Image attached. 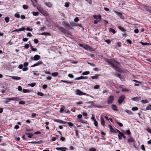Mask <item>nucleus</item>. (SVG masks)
<instances>
[{"instance_id":"nucleus-1","label":"nucleus","mask_w":151,"mask_h":151,"mask_svg":"<svg viewBox=\"0 0 151 151\" xmlns=\"http://www.w3.org/2000/svg\"><path fill=\"white\" fill-rule=\"evenodd\" d=\"M108 63L116 71L120 73L122 72L119 63L118 62L114 60H111Z\"/></svg>"},{"instance_id":"nucleus-2","label":"nucleus","mask_w":151,"mask_h":151,"mask_svg":"<svg viewBox=\"0 0 151 151\" xmlns=\"http://www.w3.org/2000/svg\"><path fill=\"white\" fill-rule=\"evenodd\" d=\"M37 8L39 12L45 16L47 17L48 16V13L46 10L38 7H37Z\"/></svg>"},{"instance_id":"nucleus-3","label":"nucleus","mask_w":151,"mask_h":151,"mask_svg":"<svg viewBox=\"0 0 151 151\" xmlns=\"http://www.w3.org/2000/svg\"><path fill=\"white\" fill-rule=\"evenodd\" d=\"M125 99V96L124 95H122L119 96L118 100V103L120 105L121 104L122 102Z\"/></svg>"},{"instance_id":"nucleus-4","label":"nucleus","mask_w":151,"mask_h":151,"mask_svg":"<svg viewBox=\"0 0 151 151\" xmlns=\"http://www.w3.org/2000/svg\"><path fill=\"white\" fill-rule=\"evenodd\" d=\"M114 97L113 96H110L108 98L107 100V103L109 104H111L114 101Z\"/></svg>"},{"instance_id":"nucleus-5","label":"nucleus","mask_w":151,"mask_h":151,"mask_svg":"<svg viewBox=\"0 0 151 151\" xmlns=\"http://www.w3.org/2000/svg\"><path fill=\"white\" fill-rule=\"evenodd\" d=\"M76 94L80 96L82 95H86V93H83L80 91L79 89H77L76 90Z\"/></svg>"},{"instance_id":"nucleus-6","label":"nucleus","mask_w":151,"mask_h":151,"mask_svg":"<svg viewBox=\"0 0 151 151\" xmlns=\"http://www.w3.org/2000/svg\"><path fill=\"white\" fill-rule=\"evenodd\" d=\"M40 56L38 55H35L34 57H31V58L32 60H37L40 59Z\"/></svg>"},{"instance_id":"nucleus-7","label":"nucleus","mask_w":151,"mask_h":151,"mask_svg":"<svg viewBox=\"0 0 151 151\" xmlns=\"http://www.w3.org/2000/svg\"><path fill=\"white\" fill-rule=\"evenodd\" d=\"M134 140L133 138L130 136H129L128 139V142L130 144V143H134Z\"/></svg>"},{"instance_id":"nucleus-8","label":"nucleus","mask_w":151,"mask_h":151,"mask_svg":"<svg viewBox=\"0 0 151 151\" xmlns=\"http://www.w3.org/2000/svg\"><path fill=\"white\" fill-rule=\"evenodd\" d=\"M54 121L55 122H59L62 124H65L67 123V122L59 119H54Z\"/></svg>"},{"instance_id":"nucleus-9","label":"nucleus","mask_w":151,"mask_h":151,"mask_svg":"<svg viewBox=\"0 0 151 151\" xmlns=\"http://www.w3.org/2000/svg\"><path fill=\"white\" fill-rule=\"evenodd\" d=\"M144 8L146 10L151 14V7L146 6H144Z\"/></svg>"},{"instance_id":"nucleus-10","label":"nucleus","mask_w":151,"mask_h":151,"mask_svg":"<svg viewBox=\"0 0 151 151\" xmlns=\"http://www.w3.org/2000/svg\"><path fill=\"white\" fill-rule=\"evenodd\" d=\"M109 127L110 128L111 132L112 133H117L116 132L114 129V128L111 125H109Z\"/></svg>"},{"instance_id":"nucleus-11","label":"nucleus","mask_w":151,"mask_h":151,"mask_svg":"<svg viewBox=\"0 0 151 151\" xmlns=\"http://www.w3.org/2000/svg\"><path fill=\"white\" fill-rule=\"evenodd\" d=\"M93 17L96 19H100V20H101V15H94L93 16Z\"/></svg>"},{"instance_id":"nucleus-12","label":"nucleus","mask_w":151,"mask_h":151,"mask_svg":"<svg viewBox=\"0 0 151 151\" xmlns=\"http://www.w3.org/2000/svg\"><path fill=\"white\" fill-rule=\"evenodd\" d=\"M111 108L112 109L114 110L115 111H118V109L116 105L112 104L111 105Z\"/></svg>"},{"instance_id":"nucleus-13","label":"nucleus","mask_w":151,"mask_h":151,"mask_svg":"<svg viewBox=\"0 0 151 151\" xmlns=\"http://www.w3.org/2000/svg\"><path fill=\"white\" fill-rule=\"evenodd\" d=\"M115 12L116 13L117 15L119 16L121 18H122L123 17V15L121 13L117 12L116 11H115Z\"/></svg>"},{"instance_id":"nucleus-14","label":"nucleus","mask_w":151,"mask_h":151,"mask_svg":"<svg viewBox=\"0 0 151 151\" xmlns=\"http://www.w3.org/2000/svg\"><path fill=\"white\" fill-rule=\"evenodd\" d=\"M131 99L134 101H138L140 100V99L139 98L137 97H136L133 98H132Z\"/></svg>"},{"instance_id":"nucleus-15","label":"nucleus","mask_w":151,"mask_h":151,"mask_svg":"<svg viewBox=\"0 0 151 151\" xmlns=\"http://www.w3.org/2000/svg\"><path fill=\"white\" fill-rule=\"evenodd\" d=\"M101 125L103 126H104L105 124V122L104 119L102 117H101Z\"/></svg>"},{"instance_id":"nucleus-16","label":"nucleus","mask_w":151,"mask_h":151,"mask_svg":"<svg viewBox=\"0 0 151 151\" xmlns=\"http://www.w3.org/2000/svg\"><path fill=\"white\" fill-rule=\"evenodd\" d=\"M31 1L32 3V4L33 5L34 7H35L36 6V5L35 4V3H37V0H31Z\"/></svg>"},{"instance_id":"nucleus-17","label":"nucleus","mask_w":151,"mask_h":151,"mask_svg":"<svg viewBox=\"0 0 151 151\" xmlns=\"http://www.w3.org/2000/svg\"><path fill=\"white\" fill-rule=\"evenodd\" d=\"M45 4L47 6L51 8L52 6V4L50 2H46L45 3Z\"/></svg>"},{"instance_id":"nucleus-18","label":"nucleus","mask_w":151,"mask_h":151,"mask_svg":"<svg viewBox=\"0 0 151 151\" xmlns=\"http://www.w3.org/2000/svg\"><path fill=\"white\" fill-rule=\"evenodd\" d=\"M12 78L13 79L16 80H19L21 79V78L18 76H12Z\"/></svg>"},{"instance_id":"nucleus-19","label":"nucleus","mask_w":151,"mask_h":151,"mask_svg":"<svg viewBox=\"0 0 151 151\" xmlns=\"http://www.w3.org/2000/svg\"><path fill=\"white\" fill-rule=\"evenodd\" d=\"M40 35H50V34L48 32H45L41 33Z\"/></svg>"},{"instance_id":"nucleus-20","label":"nucleus","mask_w":151,"mask_h":151,"mask_svg":"<svg viewBox=\"0 0 151 151\" xmlns=\"http://www.w3.org/2000/svg\"><path fill=\"white\" fill-rule=\"evenodd\" d=\"M118 28L122 32H125L126 31V30L124 28L120 26H119L118 27Z\"/></svg>"},{"instance_id":"nucleus-21","label":"nucleus","mask_w":151,"mask_h":151,"mask_svg":"<svg viewBox=\"0 0 151 151\" xmlns=\"http://www.w3.org/2000/svg\"><path fill=\"white\" fill-rule=\"evenodd\" d=\"M109 31L110 32H112L114 34H115L116 33V31L115 30L111 28H110L109 29Z\"/></svg>"},{"instance_id":"nucleus-22","label":"nucleus","mask_w":151,"mask_h":151,"mask_svg":"<svg viewBox=\"0 0 151 151\" xmlns=\"http://www.w3.org/2000/svg\"><path fill=\"white\" fill-rule=\"evenodd\" d=\"M122 132L124 134H127L128 135H129L131 134L130 131L129 129L127 130L126 132L124 131H122Z\"/></svg>"},{"instance_id":"nucleus-23","label":"nucleus","mask_w":151,"mask_h":151,"mask_svg":"<svg viewBox=\"0 0 151 151\" xmlns=\"http://www.w3.org/2000/svg\"><path fill=\"white\" fill-rule=\"evenodd\" d=\"M99 76V74H96L95 76H92L91 77V78L93 79H97L98 78Z\"/></svg>"},{"instance_id":"nucleus-24","label":"nucleus","mask_w":151,"mask_h":151,"mask_svg":"<svg viewBox=\"0 0 151 151\" xmlns=\"http://www.w3.org/2000/svg\"><path fill=\"white\" fill-rule=\"evenodd\" d=\"M58 29L62 32L64 33L65 29L62 27H59Z\"/></svg>"},{"instance_id":"nucleus-25","label":"nucleus","mask_w":151,"mask_h":151,"mask_svg":"<svg viewBox=\"0 0 151 151\" xmlns=\"http://www.w3.org/2000/svg\"><path fill=\"white\" fill-rule=\"evenodd\" d=\"M32 73L34 76H38L39 75V73H37V71H32Z\"/></svg>"},{"instance_id":"nucleus-26","label":"nucleus","mask_w":151,"mask_h":151,"mask_svg":"<svg viewBox=\"0 0 151 151\" xmlns=\"http://www.w3.org/2000/svg\"><path fill=\"white\" fill-rule=\"evenodd\" d=\"M66 28L68 30H73V27H71L70 26V25L69 24H68V25L67 26V27H66Z\"/></svg>"},{"instance_id":"nucleus-27","label":"nucleus","mask_w":151,"mask_h":151,"mask_svg":"<svg viewBox=\"0 0 151 151\" xmlns=\"http://www.w3.org/2000/svg\"><path fill=\"white\" fill-rule=\"evenodd\" d=\"M61 82H62L64 83H69V84L72 83H73V82H71V81H67L63 80H61Z\"/></svg>"},{"instance_id":"nucleus-28","label":"nucleus","mask_w":151,"mask_h":151,"mask_svg":"<svg viewBox=\"0 0 151 151\" xmlns=\"http://www.w3.org/2000/svg\"><path fill=\"white\" fill-rule=\"evenodd\" d=\"M64 33L65 34L69 35H71V32L70 31H68L67 30H66V29L65 30V31H64Z\"/></svg>"},{"instance_id":"nucleus-29","label":"nucleus","mask_w":151,"mask_h":151,"mask_svg":"<svg viewBox=\"0 0 151 151\" xmlns=\"http://www.w3.org/2000/svg\"><path fill=\"white\" fill-rule=\"evenodd\" d=\"M68 23H67L63 21L62 22V24L66 28L67 27V26L68 25Z\"/></svg>"},{"instance_id":"nucleus-30","label":"nucleus","mask_w":151,"mask_h":151,"mask_svg":"<svg viewBox=\"0 0 151 151\" xmlns=\"http://www.w3.org/2000/svg\"><path fill=\"white\" fill-rule=\"evenodd\" d=\"M58 72H54L52 73L51 75L53 77H56L58 75Z\"/></svg>"},{"instance_id":"nucleus-31","label":"nucleus","mask_w":151,"mask_h":151,"mask_svg":"<svg viewBox=\"0 0 151 151\" xmlns=\"http://www.w3.org/2000/svg\"><path fill=\"white\" fill-rule=\"evenodd\" d=\"M123 135H124V134L122 132L120 134H119L118 136L119 139L120 140L121 139Z\"/></svg>"},{"instance_id":"nucleus-32","label":"nucleus","mask_w":151,"mask_h":151,"mask_svg":"<svg viewBox=\"0 0 151 151\" xmlns=\"http://www.w3.org/2000/svg\"><path fill=\"white\" fill-rule=\"evenodd\" d=\"M25 134L27 135H28V137L29 138H32V136H33V134L31 133L28 134L25 133Z\"/></svg>"},{"instance_id":"nucleus-33","label":"nucleus","mask_w":151,"mask_h":151,"mask_svg":"<svg viewBox=\"0 0 151 151\" xmlns=\"http://www.w3.org/2000/svg\"><path fill=\"white\" fill-rule=\"evenodd\" d=\"M114 75L118 77V78H119L120 79H121L122 78V76L119 73H116L114 74Z\"/></svg>"},{"instance_id":"nucleus-34","label":"nucleus","mask_w":151,"mask_h":151,"mask_svg":"<svg viewBox=\"0 0 151 151\" xmlns=\"http://www.w3.org/2000/svg\"><path fill=\"white\" fill-rule=\"evenodd\" d=\"M141 102H142L143 104H146L148 103V101L147 100H142L141 101Z\"/></svg>"},{"instance_id":"nucleus-35","label":"nucleus","mask_w":151,"mask_h":151,"mask_svg":"<svg viewBox=\"0 0 151 151\" xmlns=\"http://www.w3.org/2000/svg\"><path fill=\"white\" fill-rule=\"evenodd\" d=\"M70 24L71 26H78V24L75 23L74 22H72L70 23Z\"/></svg>"},{"instance_id":"nucleus-36","label":"nucleus","mask_w":151,"mask_h":151,"mask_svg":"<svg viewBox=\"0 0 151 151\" xmlns=\"http://www.w3.org/2000/svg\"><path fill=\"white\" fill-rule=\"evenodd\" d=\"M23 92L24 93H27L29 92V91L27 89H24L23 90Z\"/></svg>"},{"instance_id":"nucleus-37","label":"nucleus","mask_w":151,"mask_h":151,"mask_svg":"<svg viewBox=\"0 0 151 151\" xmlns=\"http://www.w3.org/2000/svg\"><path fill=\"white\" fill-rule=\"evenodd\" d=\"M30 143H31L32 144H40V141H38V142H36V141H32L30 142Z\"/></svg>"},{"instance_id":"nucleus-38","label":"nucleus","mask_w":151,"mask_h":151,"mask_svg":"<svg viewBox=\"0 0 151 151\" xmlns=\"http://www.w3.org/2000/svg\"><path fill=\"white\" fill-rule=\"evenodd\" d=\"M4 19L6 23H8L9 21V18L8 17H5Z\"/></svg>"},{"instance_id":"nucleus-39","label":"nucleus","mask_w":151,"mask_h":151,"mask_svg":"<svg viewBox=\"0 0 151 151\" xmlns=\"http://www.w3.org/2000/svg\"><path fill=\"white\" fill-rule=\"evenodd\" d=\"M147 110H151V105H149L146 108Z\"/></svg>"},{"instance_id":"nucleus-40","label":"nucleus","mask_w":151,"mask_h":151,"mask_svg":"<svg viewBox=\"0 0 151 151\" xmlns=\"http://www.w3.org/2000/svg\"><path fill=\"white\" fill-rule=\"evenodd\" d=\"M36 85V84L35 83H31L28 84V85L32 87Z\"/></svg>"},{"instance_id":"nucleus-41","label":"nucleus","mask_w":151,"mask_h":151,"mask_svg":"<svg viewBox=\"0 0 151 151\" xmlns=\"http://www.w3.org/2000/svg\"><path fill=\"white\" fill-rule=\"evenodd\" d=\"M15 17L19 18L20 17V15L19 14L16 13L14 15Z\"/></svg>"},{"instance_id":"nucleus-42","label":"nucleus","mask_w":151,"mask_h":151,"mask_svg":"<svg viewBox=\"0 0 151 151\" xmlns=\"http://www.w3.org/2000/svg\"><path fill=\"white\" fill-rule=\"evenodd\" d=\"M15 101H19L21 100V99L19 97H17L14 98Z\"/></svg>"},{"instance_id":"nucleus-43","label":"nucleus","mask_w":151,"mask_h":151,"mask_svg":"<svg viewBox=\"0 0 151 151\" xmlns=\"http://www.w3.org/2000/svg\"><path fill=\"white\" fill-rule=\"evenodd\" d=\"M29 47V45L28 44H26L24 46V47L25 48L27 49H28Z\"/></svg>"},{"instance_id":"nucleus-44","label":"nucleus","mask_w":151,"mask_h":151,"mask_svg":"<svg viewBox=\"0 0 151 151\" xmlns=\"http://www.w3.org/2000/svg\"><path fill=\"white\" fill-rule=\"evenodd\" d=\"M38 13L37 12H33V14L34 16H37L38 15Z\"/></svg>"},{"instance_id":"nucleus-45","label":"nucleus","mask_w":151,"mask_h":151,"mask_svg":"<svg viewBox=\"0 0 151 151\" xmlns=\"http://www.w3.org/2000/svg\"><path fill=\"white\" fill-rule=\"evenodd\" d=\"M23 8L24 9H27L28 8V6L25 5H23Z\"/></svg>"},{"instance_id":"nucleus-46","label":"nucleus","mask_w":151,"mask_h":151,"mask_svg":"<svg viewBox=\"0 0 151 151\" xmlns=\"http://www.w3.org/2000/svg\"><path fill=\"white\" fill-rule=\"evenodd\" d=\"M65 137H64L62 136H61L60 139V140L62 141H64L65 140Z\"/></svg>"},{"instance_id":"nucleus-47","label":"nucleus","mask_w":151,"mask_h":151,"mask_svg":"<svg viewBox=\"0 0 151 151\" xmlns=\"http://www.w3.org/2000/svg\"><path fill=\"white\" fill-rule=\"evenodd\" d=\"M68 76L70 78H74V76L72 74H68Z\"/></svg>"},{"instance_id":"nucleus-48","label":"nucleus","mask_w":151,"mask_h":151,"mask_svg":"<svg viewBox=\"0 0 151 151\" xmlns=\"http://www.w3.org/2000/svg\"><path fill=\"white\" fill-rule=\"evenodd\" d=\"M89 71H85V72H83L82 73V75H88L89 74Z\"/></svg>"},{"instance_id":"nucleus-49","label":"nucleus","mask_w":151,"mask_h":151,"mask_svg":"<svg viewBox=\"0 0 151 151\" xmlns=\"http://www.w3.org/2000/svg\"><path fill=\"white\" fill-rule=\"evenodd\" d=\"M94 125L95 126L97 127L98 126V122L96 120H94Z\"/></svg>"},{"instance_id":"nucleus-50","label":"nucleus","mask_w":151,"mask_h":151,"mask_svg":"<svg viewBox=\"0 0 151 151\" xmlns=\"http://www.w3.org/2000/svg\"><path fill=\"white\" fill-rule=\"evenodd\" d=\"M138 109V108L137 107H133L132 108V110L133 111L137 110Z\"/></svg>"},{"instance_id":"nucleus-51","label":"nucleus","mask_w":151,"mask_h":151,"mask_svg":"<svg viewBox=\"0 0 151 151\" xmlns=\"http://www.w3.org/2000/svg\"><path fill=\"white\" fill-rule=\"evenodd\" d=\"M56 149L59 150H63V147H57L56 148Z\"/></svg>"},{"instance_id":"nucleus-52","label":"nucleus","mask_w":151,"mask_h":151,"mask_svg":"<svg viewBox=\"0 0 151 151\" xmlns=\"http://www.w3.org/2000/svg\"><path fill=\"white\" fill-rule=\"evenodd\" d=\"M104 41L105 42H107L108 44H109L111 43V42L110 40H105Z\"/></svg>"},{"instance_id":"nucleus-53","label":"nucleus","mask_w":151,"mask_h":151,"mask_svg":"<svg viewBox=\"0 0 151 151\" xmlns=\"http://www.w3.org/2000/svg\"><path fill=\"white\" fill-rule=\"evenodd\" d=\"M126 41L128 43H129L130 44H132V42L130 40L127 39L126 40Z\"/></svg>"},{"instance_id":"nucleus-54","label":"nucleus","mask_w":151,"mask_h":151,"mask_svg":"<svg viewBox=\"0 0 151 151\" xmlns=\"http://www.w3.org/2000/svg\"><path fill=\"white\" fill-rule=\"evenodd\" d=\"M39 40L37 39H35L34 40V42L35 44H37L38 43Z\"/></svg>"},{"instance_id":"nucleus-55","label":"nucleus","mask_w":151,"mask_h":151,"mask_svg":"<svg viewBox=\"0 0 151 151\" xmlns=\"http://www.w3.org/2000/svg\"><path fill=\"white\" fill-rule=\"evenodd\" d=\"M99 87V85H96L94 87V88L95 89H98Z\"/></svg>"},{"instance_id":"nucleus-56","label":"nucleus","mask_w":151,"mask_h":151,"mask_svg":"<svg viewBox=\"0 0 151 151\" xmlns=\"http://www.w3.org/2000/svg\"><path fill=\"white\" fill-rule=\"evenodd\" d=\"M38 95L42 96H44V94L43 93H41V92H38L37 93Z\"/></svg>"},{"instance_id":"nucleus-57","label":"nucleus","mask_w":151,"mask_h":151,"mask_svg":"<svg viewBox=\"0 0 151 151\" xmlns=\"http://www.w3.org/2000/svg\"><path fill=\"white\" fill-rule=\"evenodd\" d=\"M68 124L69 126L70 127H72L73 126V124L70 122H68Z\"/></svg>"},{"instance_id":"nucleus-58","label":"nucleus","mask_w":151,"mask_h":151,"mask_svg":"<svg viewBox=\"0 0 151 151\" xmlns=\"http://www.w3.org/2000/svg\"><path fill=\"white\" fill-rule=\"evenodd\" d=\"M25 102L24 101H21L19 102V104H25Z\"/></svg>"},{"instance_id":"nucleus-59","label":"nucleus","mask_w":151,"mask_h":151,"mask_svg":"<svg viewBox=\"0 0 151 151\" xmlns=\"http://www.w3.org/2000/svg\"><path fill=\"white\" fill-rule=\"evenodd\" d=\"M28 64L29 63L28 62H25L24 63L23 65L24 67H26L28 65Z\"/></svg>"},{"instance_id":"nucleus-60","label":"nucleus","mask_w":151,"mask_h":151,"mask_svg":"<svg viewBox=\"0 0 151 151\" xmlns=\"http://www.w3.org/2000/svg\"><path fill=\"white\" fill-rule=\"evenodd\" d=\"M28 68L27 67H24V68H23L22 69V70L24 71H26L27 70H28Z\"/></svg>"},{"instance_id":"nucleus-61","label":"nucleus","mask_w":151,"mask_h":151,"mask_svg":"<svg viewBox=\"0 0 151 151\" xmlns=\"http://www.w3.org/2000/svg\"><path fill=\"white\" fill-rule=\"evenodd\" d=\"M116 122L117 124H118V125L120 127H122L123 126V124L122 123L119 122L117 121Z\"/></svg>"},{"instance_id":"nucleus-62","label":"nucleus","mask_w":151,"mask_h":151,"mask_svg":"<svg viewBox=\"0 0 151 151\" xmlns=\"http://www.w3.org/2000/svg\"><path fill=\"white\" fill-rule=\"evenodd\" d=\"M89 151H96V150L95 148H92L89 149Z\"/></svg>"},{"instance_id":"nucleus-63","label":"nucleus","mask_w":151,"mask_h":151,"mask_svg":"<svg viewBox=\"0 0 151 151\" xmlns=\"http://www.w3.org/2000/svg\"><path fill=\"white\" fill-rule=\"evenodd\" d=\"M42 61H39L37 63V65H41L42 64Z\"/></svg>"},{"instance_id":"nucleus-64","label":"nucleus","mask_w":151,"mask_h":151,"mask_svg":"<svg viewBox=\"0 0 151 151\" xmlns=\"http://www.w3.org/2000/svg\"><path fill=\"white\" fill-rule=\"evenodd\" d=\"M82 117L81 114H78V115L77 118L79 119H81L82 118Z\"/></svg>"}]
</instances>
